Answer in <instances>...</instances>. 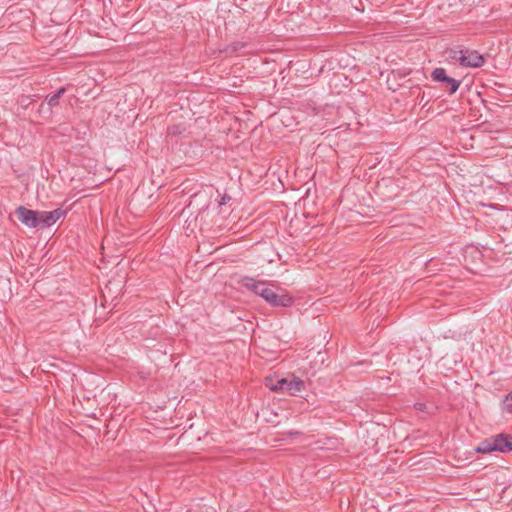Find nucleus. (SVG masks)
Returning <instances> with one entry per match:
<instances>
[{
  "instance_id": "obj_2",
  "label": "nucleus",
  "mask_w": 512,
  "mask_h": 512,
  "mask_svg": "<svg viewBox=\"0 0 512 512\" xmlns=\"http://www.w3.org/2000/svg\"><path fill=\"white\" fill-rule=\"evenodd\" d=\"M478 453L501 452L506 453L512 450V442L509 437L499 434L481 442L475 449Z\"/></svg>"
},
{
  "instance_id": "obj_7",
  "label": "nucleus",
  "mask_w": 512,
  "mask_h": 512,
  "mask_svg": "<svg viewBox=\"0 0 512 512\" xmlns=\"http://www.w3.org/2000/svg\"><path fill=\"white\" fill-rule=\"evenodd\" d=\"M241 286L247 288L248 290L254 292L256 295H259L260 297H263L264 293H262V290L267 289V283L264 281H258L252 277H243L239 281Z\"/></svg>"
},
{
  "instance_id": "obj_6",
  "label": "nucleus",
  "mask_w": 512,
  "mask_h": 512,
  "mask_svg": "<svg viewBox=\"0 0 512 512\" xmlns=\"http://www.w3.org/2000/svg\"><path fill=\"white\" fill-rule=\"evenodd\" d=\"M66 211L57 208L53 211H40V226L49 227L56 223L61 217L65 216Z\"/></svg>"
},
{
  "instance_id": "obj_12",
  "label": "nucleus",
  "mask_w": 512,
  "mask_h": 512,
  "mask_svg": "<svg viewBox=\"0 0 512 512\" xmlns=\"http://www.w3.org/2000/svg\"><path fill=\"white\" fill-rule=\"evenodd\" d=\"M184 131V127L181 125H173L169 126L167 129L168 134L170 135H179Z\"/></svg>"
},
{
  "instance_id": "obj_10",
  "label": "nucleus",
  "mask_w": 512,
  "mask_h": 512,
  "mask_svg": "<svg viewBox=\"0 0 512 512\" xmlns=\"http://www.w3.org/2000/svg\"><path fill=\"white\" fill-rule=\"evenodd\" d=\"M443 83H446L449 86L450 94H454L460 86V81L449 76L447 77V80H445Z\"/></svg>"
},
{
  "instance_id": "obj_13",
  "label": "nucleus",
  "mask_w": 512,
  "mask_h": 512,
  "mask_svg": "<svg viewBox=\"0 0 512 512\" xmlns=\"http://www.w3.org/2000/svg\"><path fill=\"white\" fill-rule=\"evenodd\" d=\"M231 200V197L227 194H224L220 201H219V206H222V205H225L227 202H229Z\"/></svg>"
},
{
  "instance_id": "obj_1",
  "label": "nucleus",
  "mask_w": 512,
  "mask_h": 512,
  "mask_svg": "<svg viewBox=\"0 0 512 512\" xmlns=\"http://www.w3.org/2000/svg\"><path fill=\"white\" fill-rule=\"evenodd\" d=\"M267 386L272 391L285 392L290 395H296L304 388V382L300 378L291 375L285 378H278L276 380H269Z\"/></svg>"
},
{
  "instance_id": "obj_4",
  "label": "nucleus",
  "mask_w": 512,
  "mask_h": 512,
  "mask_svg": "<svg viewBox=\"0 0 512 512\" xmlns=\"http://www.w3.org/2000/svg\"><path fill=\"white\" fill-rule=\"evenodd\" d=\"M18 220L29 228L40 226V211L30 210L24 206H19L15 211Z\"/></svg>"
},
{
  "instance_id": "obj_9",
  "label": "nucleus",
  "mask_w": 512,
  "mask_h": 512,
  "mask_svg": "<svg viewBox=\"0 0 512 512\" xmlns=\"http://www.w3.org/2000/svg\"><path fill=\"white\" fill-rule=\"evenodd\" d=\"M432 79L436 82H444L447 80L446 71L444 68H435L431 75Z\"/></svg>"
},
{
  "instance_id": "obj_3",
  "label": "nucleus",
  "mask_w": 512,
  "mask_h": 512,
  "mask_svg": "<svg viewBox=\"0 0 512 512\" xmlns=\"http://www.w3.org/2000/svg\"><path fill=\"white\" fill-rule=\"evenodd\" d=\"M450 58L457 61L462 67L478 68L484 63L483 56L470 49L451 50Z\"/></svg>"
},
{
  "instance_id": "obj_8",
  "label": "nucleus",
  "mask_w": 512,
  "mask_h": 512,
  "mask_svg": "<svg viewBox=\"0 0 512 512\" xmlns=\"http://www.w3.org/2000/svg\"><path fill=\"white\" fill-rule=\"evenodd\" d=\"M66 92L65 87H61L55 94L47 97L48 105L51 107L59 104V98Z\"/></svg>"
},
{
  "instance_id": "obj_11",
  "label": "nucleus",
  "mask_w": 512,
  "mask_h": 512,
  "mask_svg": "<svg viewBox=\"0 0 512 512\" xmlns=\"http://www.w3.org/2000/svg\"><path fill=\"white\" fill-rule=\"evenodd\" d=\"M503 411L512 413V391L503 400Z\"/></svg>"
},
{
  "instance_id": "obj_5",
  "label": "nucleus",
  "mask_w": 512,
  "mask_h": 512,
  "mask_svg": "<svg viewBox=\"0 0 512 512\" xmlns=\"http://www.w3.org/2000/svg\"><path fill=\"white\" fill-rule=\"evenodd\" d=\"M262 293H264L262 298L272 306L287 307L292 303V298L288 294L284 292L278 294L270 287H267L266 290H262Z\"/></svg>"
}]
</instances>
